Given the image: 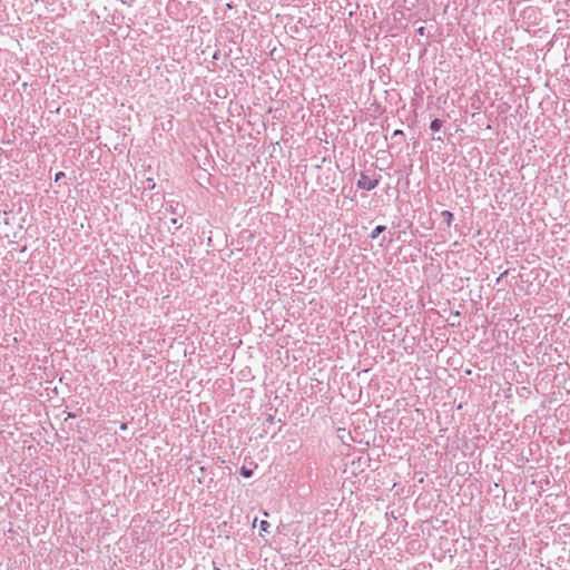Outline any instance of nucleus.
Returning <instances> with one entry per match:
<instances>
[{
	"instance_id": "nucleus-1",
	"label": "nucleus",
	"mask_w": 570,
	"mask_h": 570,
	"mask_svg": "<svg viewBox=\"0 0 570 570\" xmlns=\"http://www.w3.org/2000/svg\"><path fill=\"white\" fill-rule=\"evenodd\" d=\"M357 186L365 190H372L377 186V180L362 174L357 181Z\"/></svg>"
},
{
	"instance_id": "nucleus-2",
	"label": "nucleus",
	"mask_w": 570,
	"mask_h": 570,
	"mask_svg": "<svg viewBox=\"0 0 570 570\" xmlns=\"http://www.w3.org/2000/svg\"><path fill=\"white\" fill-rule=\"evenodd\" d=\"M442 217L444 218L445 223L448 226H451L452 224V220H453V214L449 210H443L441 213Z\"/></svg>"
},
{
	"instance_id": "nucleus-3",
	"label": "nucleus",
	"mask_w": 570,
	"mask_h": 570,
	"mask_svg": "<svg viewBox=\"0 0 570 570\" xmlns=\"http://www.w3.org/2000/svg\"><path fill=\"white\" fill-rule=\"evenodd\" d=\"M442 127V121L440 119H434L431 121L430 128L434 131H439Z\"/></svg>"
},
{
	"instance_id": "nucleus-4",
	"label": "nucleus",
	"mask_w": 570,
	"mask_h": 570,
	"mask_svg": "<svg viewBox=\"0 0 570 570\" xmlns=\"http://www.w3.org/2000/svg\"><path fill=\"white\" fill-rule=\"evenodd\" d=\"M385 229V226H382V225H379L376 226L372 234H371V238L375 239L376 237H379V235Z\"/></svg>"
},
{
	"instance_id": "nucleus-5",
	"label": "nucleus",
	"mask_w": 570,
	"mask_h": 570,
	"mask_svg": "<svg viewBox=\"0 0 570 570\" xmlns=\"http://www.w3.org/2000/svg\"><path fill=\"white\" fill-rule=\"evenodd\" d=\"M268 528H269V523L266 520L261 521V523H259L261 534H263L264 532H267Z\"/></svg>"
},
{
	"instance_id": "nucleus-6",
	"label": "nucleus",
	"mask_w": 570,
	"mask_h": 570,
	"mask_svg": "<svg viewBox=\"0 0 570 570\" xmlns=\"http://www.w3.org/2000/svg\"><path fill=\"white\" fill-rule=\"evenodd\" d=\"M240 474H242L244 478H249V476H252V470H248V469H246L245 466H242V469H240Z\"/></svg>"
},
{
	"instance_id": "nucleus-7",
	"label": "nucleus",
	"mask_w": 570,
	"mask_h": 570,
	"mask_svg": "<svg viewBox=\"0 0 570 570\" xmlns=\"http://www.w3.org/2000/svg\"><path fill=\"white\" fill-rule=\"evenodd\" d=\"M62 176H63L62 171L56 174V181L59 180Z\"/></svg>"
},
{
	"instance_id": "nucleus-8",
	"label": "nucleus",
	"mask_w": 570,
	"mask_h": 570,
	"mask_svg": "<svg viewBox=\"0 0 570 570\" xmlns=\"http://www.w3.org/2000/svg\"><path fill=\"white\" fill-rule=\"evenodd\" d=\"M419 33H420L421 36H423V35H424V27L419 28Z\"/></svg>"
},
{
	"instance_id": "nucleus-9",
	"label": "nucleus",
	"mask_w": 570,
	"mask_h": 570,
	"mask_svg": "<svg viewBox=\"0 0 570 570\" xmlns=\"http://www.w3.org/2000/svg\"><path fill=\"white\" fill-rule=\"evenodd\" d=\"M402 134H403V131H402L401 129H396V130L394 131V135H402Z\"/></svg>"
}]
</instances>
